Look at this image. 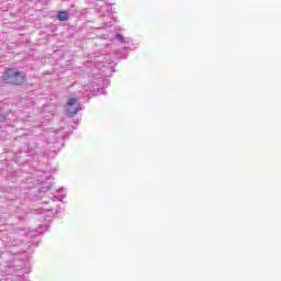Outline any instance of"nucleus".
I'll list each match as a JSON object with an SVG mask.
<instances>
[{
    "instance_id": "nucleus-1",
    "label": "nucleus",
    "mask_w": 281,
    "mask_h": 281,
    "mask_svg": "<svg viewBox=\"0 0 281 281\" xmlns=\"http://www.w3.org/2000/svg\"><path fill=\"white\" fill-rule=\"evenodd\" d=\"M2 80H4L7 85L21 86L25 83L27 77H25V75H23V72L19 71L18 69L9 68L3 72Z\"/></svg>"
},
{
    "instance_id": "nucleus-2",
    "label": "nucleus",
    "mask_w": 281,
    "mask_h": 281,
    "mask_svg": "<svg viewBox=\"0 0 281 281\" xmlns=\"http://www.w3.org/2000/svg\"><path fill=\"white\" fill-rule=\"evenodd\" d=\"M57 19L58 21H69V14L67 11H59Z\"/></svg>"
},
{
    "instance_id": "nucleus-3",
    "label": "nucleus",
    "mask_w": 281,
    "mask_h": 281,
    "mask_svg": "<svg viewBox=\"0 0 281 281\" xmlns=\"http://www.w3.org/2000/svg\"><path fill=\"white\" fill-rule=\"evenodd\" d=\"M76 104L80 106V103L78 102V98L74 97L68 99L67 106H76Z\"/></svg>"
},
{
    "instance_id": "nucleus-4",
    "label": "nucleus",
    "mask_w": 281,
    "mask_h": 281,
    "mask_svg": "<svg viewBox=\"0 0 281 281\" xmlns=\"http://www.w3.org/2000/svg\"><path fill=\"white\" fill-rule=\"evenodd\" d=\"M67 113L70 117H74V115H76V113H78V108H75L74 110H71V108H68Z\"/></svg>"
},
{
    "instance_id": "nucleus-5",
    "label": "nucleus",
    "mask_w": 281,
    "mask_h": 281,
    "mask_svg": "<svg viewBox=\"0 0 281 281\" xmlns=\"http://www.w3.org/2000/svg\"><path fill=\"white\" fill-rule=\"evenodd\" d=\"M116 38H119V41H122V35H116Z\"/></svg>"
}]
</instances>
